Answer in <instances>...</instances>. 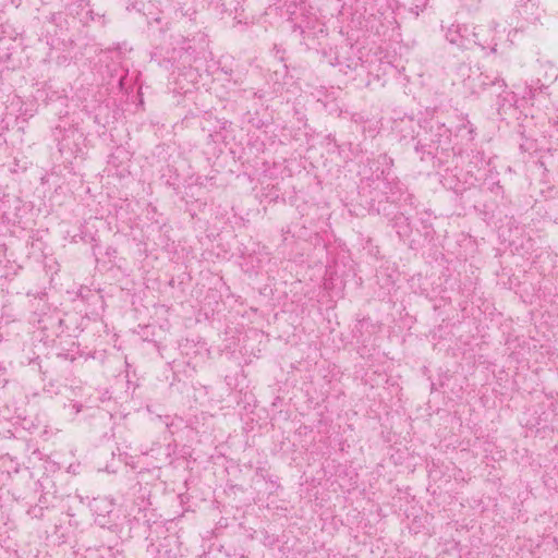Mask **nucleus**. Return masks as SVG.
Here are the masks:
<instances>
[{
	"mask_svg": "<svg viewBox=\"0 0 558 558\" xmlns=\"http://www.w3.org/2000/svg\"><path fill=\"white\" fill-rule=\"evenodd\" d=\"M447 38L452 44L463 45L464 40L470 39V34H468V27H461L458 25L452 28H449L447 33Z\"/></svg>",
	"mask_w": 558,
	"mask_h": 558,
	"instance_id": "nucleus-1",
	"label": "nucleus"
},
{
	"mask_svg": "<svg viewBox=\"0 0 558 558\" xmlns=\"http://www.w3.org/2000/svg\"><path fill=\"white\" fill-rule=\"evenodd\" d=\"M464 2L465 5L468 7H473V5H476L477 3H480L482 0H462Z\"/></svg>",
	"mask_w": 558,
	"mask_h": 558,
	"instance_id": "nucleus-2",
	"label": "nucleus"
},
{
	"mask_svg": "<svg viewBox=\"0 0 558 558\" xmlns=\"http://www.w3.org/2000/svg\"><path fill=\"white\" fill-rule=\"evenodd\" d=\"M472 37L475 43L480 41V39H481L478 33H475V32L472 33Z\"/></svg>",
	"mask_w": 558,
	"mask_h": 558,
	"instance_id": "nucleus-3",
	"label": "nucleus"
}]
</instances>
